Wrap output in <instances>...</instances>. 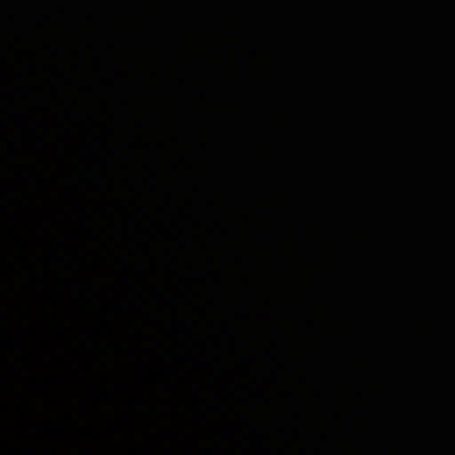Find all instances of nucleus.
<instances>
[{"mask_svg":"<svg viewBox=\"0 0 455 455\" xmlns=\"http://www.w3.org/2000/svg\"><path fill=\"white\" fill-rule=\"evenodd\" d=\"M136 270H138V273H139V275H140V274H141V271H140V266H138V267H136Z\"/></svg>","mask_w":455,"mask_h":455,"instance_id":"obj_8","label":"nucleus"},{"mask_svg":"<svg viewBox=\"0 0 455 455\" xmlns=\"http://www.w3.org/2000/svg\"><path fill=\"white\" fill-rule=\"evenodd\" d=\"M131 426L132 427V429H135L136 426H137V422H136V419H132L131 420Z\"/></svg>","mask_w":455,"mask_h":455,"instance_id":"obj_6","label":"nucleus"},{"mask_svg":"<svg viewBox=\"0 0 455 455\" xmlns=\"http://www.w3.org/2000/svg\"><path fill=\"white\" fill-rule=\"evenodd\" d=\"M143 248L147 251H148L151 249V247L149 246V243L148 242H143Z\"/></svg>","mask_w":455,"mask_h":455,"instance_id":"obj_5","label":"nucleus"},{"mask_svg":"<svg viewBox=\"0 0 455 455\" xmlns=\"http://www.w3.org/2000/svg\"><path fill=\"white\" fill-rule=\"evenodd\" d=\"M132 411H134V412H135V411H136V407H135V403H132Z\"/></svg>","mask_w":455,"mask_h":455,"instance_id":"obj_10","label":"nucleus"},{"mask_svg":"<svg viewBox=\"0 0 455 455\" xmlns=\"http://www.w3.org/2000/svg\"><path fill=\"white\" fill-rule=\"evenodd\" d=\"M140 140V137H139V136H137V135H135V140H136V141H138V140Z\"/></svg>","mask_w":455,"mask_h":455,"instance_id":"obj_11","label":"nucleus"},{"mask_svg":"<svg viewBox=\"0 0 455 455\" xmlns=\"http://www.w3.org/2000/svg\"><path fill=\"white\" fill-rule=\"evenodd\" d=\"M143 381H144V383H146V385L148 384V378H143Z\"/></svg>","mask_w":455,"mask_h":455,"instance_id":"obj_9","label":"nucleus"},{"mask_svg":"<svg viewBox=\"0 0 455 455\" xmlns=\"http://www.w3.org/2000/svg\"><path fill=\"white\" fill-rule=\"evenodd\" d=\"M135 226H136V227H140V226H141V220H140V218H136V219H135Z\"/></svg>","mask_w":455,"mask_h":455,"instance_id":"obj_7","label":"nucleus"},{"mask_svg":"<svg viewBox=\"0 0 455 455\" xmlns=\"http://www.w3.org/2000/svg\"><path fill=\"white\" fill-rule=\"evenodd\" d=\"M135 180H136L135 188L140 191V189H141V186H140L141 176H140V173L138 172H135Z\"/></svg>","mask_w":455,"mask_h":455,"instance_id":"obj_4","label":"nucleus"},{"mask_svg":"<svg viewBox=\"0 0 455 455\" xmlns=\"http://www.w3.org/2000/svg\"><path fill=\"white\" fill-rule=\"evenodd\" d=\"M135 205L138 207L139 212L142 215H147L148 212L147 209L144 207V205L141 204L140 200H135Z\"/></svg>","mask_w":455,"mask_h":455,"instance_id":"obj_2","label":"nucleus"},{"mask_svg":"<svg viewBox=\"0 0 455 455\" xmlns=\"http://www.w3.org/2000/svg\"><path fill=\"white\" fill-rule=\"evenodd\" d=\"M134 291L136 292V299L134 300V306H132V308H134V312L145 315V313H144L145 299L143 298V295L141 294V292L139 290H137L136 287H134Z\"/></svg>","mask_w":455,"mask_h":455,"instance_id":"obj_1","label":"nucleus"},{"mask_svg":"<svg viewBox=\"0 0 455 455\" xmlns=\"http://www.w3.org/2000/svg\"><path fill=\"white\" fill-rule=\"evenodd\" d=\"M136 336H138L140 340H144L148 339V335L145 334V332L140 327H136Z\"/></svg>","mask_w":455,"mask_h":455,"instance_id":"obj_3","label":"nucleus"},{"mask_svg":"<svg viewBox=\"0 0 455 455\" xmlns=\"http://www.w3.org/2000/svg\"><path fill=\"white\" fill-rule=\"evenodd\" d=\"M140 8H141L140 4H138V9H139V11H140Z\"/></svg>","mask_w":455,"mask_h":455,"instance_id":"obj_12","label":"nucleus"}]
</instances>
